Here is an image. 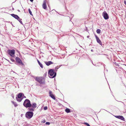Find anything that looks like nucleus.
<instances>
[{
    "label": "nucleus",
    "instance_id": "1",
    "mask_svg": "<svg viewBox=\"0 0 126 126\" xmlns=\"http://www.w3.org/2000/svg\"><path fill=\"white\" fill-rule=\"evenodd\" d=\"M49 77L51 78H53L56 76V73L55 72V70L53 69L49 70L48 72Z\"/></svg>",
    "mask_w": 126,
    "mask_h": 126
},
{
    "label": "nucleus",
    "instance_id": "2",
    "mask_svg": "<svg viewBox=\"0 0 126 126\" xmlns=\"http://www.w3.org/2000/svg\"><path fill=\"white\" fill-rule=\"evenodd\" d=\"M23 105L24 107L27 108L30 107L31 105L30 101L28 99H26L25 100Z\"/></svg>",
    "mask_w": 126,
    "mask_h": 126
},
{
    "label": "nucleus",
    "instance_id": "3",
    "mask_svg": "<svg viewBox=\"0 0 126 126\" xmlns=\"http://www.w3.org/2000/svg\"><path fill=\"white\" fill-rule=\"evenodd\" d=\"M17 97H16L17 100L19 102H20L23 99V98H21L22 96H24V94L22 93H19L17 95Z\"/></svg>",
    "mask_w": 126,
    "mask_h": 126
},
{
    "label": "nucleus",
    "instance_id": "4",
    "mask_svg": "<svg viewBox=\"0 0 126 126\" xmlns=\"http://www.w3.org/2000/svg\"><path fill=\"white\" fill-rule=\"evenodd\" d=\"M33 114L32 111H28L25 114V117L28 119H30L32 117Z\"/></svg>",
    "mask_w": 126,
    "mask_h": 126
},
{
    "label": "nucleus",
    "instance_id": "5",
    "mask_svg": "<svg viewBox=\"0 0 126 126\" xmlns=\"http://www.w3.org/2000/svg\"><path fill=\"white\" fill-rule=\"evenodd\" d=\"M48 0H44L43 1V3L42 5V7L43 9L45 10H46L47 8V3L49 7V3L48 2Z\"/></svg>",
    "mask_w": 126,
    "mask_h": 126
},
{
    "label": "nucleus",
    "instance_id": "6",
    "mask_svg": "<svg viewBox=\"0 0 126 126\" xmlns=\"http://www.w3.org/2000/svg\"><path fill=\"white\" fill-rule=\"evenodd\" d=\"M7 52L12 57H14L15 56V51L14 49H8L7 51Z\"/></svg>",
    "mask_w": 126,
    "mask_h": 126
},
{
    "label": "nucleus",
    "instance_id": "7",
    "mask_svg": "<svg viewBox=\"0 0 126 126\" xmlns=\"http://www.w3.org/2000/svg\"><path fill=\"white\" fill-rule=\"evenodd\" d=\"M16 60L17 63H18L20 65H23L24 64L22 63L21 60L18 57H16Z\"/></svg>",
    "mask_w": 126,
    "mask_h": 126
},
{
    "label": "nucleus",
    "instance_id": "8",
    "mask_svg": "<svg viewBox=\"0 0 126 126\" xmlns=\"http://www.w3.org/2000/svg\"><path fill=\"white\" fill-rule=\"evenodd\" d=\"M102 15L105 19H108L109 18V15L106 11H104Z\"/></svg>",
    "mask_w": 126,
    "mask_h": 126
},
{
    "label": "nucleus",
    "instance_id": "9",
    "mask_svg": "<svg viewBox=\"0 0 126 126\" xmlns=\"http://www.w3.org/2000/svg\"><path fill=\"white\" fill-rule=\"evenodd\" d=\"M45 83V79L44 77H40V84H44Z\"/></svg>",
    "mask_w": 126,
    "mask_h": 126
},
{
    "label": "nucleus",
    "instance_id": "10",
    "mask_svg": "<svg viewBox=\"0 0 126 126\" xmlns=\"http://www.w3.org/2000/svg\"><path fill=\"white\" fill-rule=\"evenodd\" d=\"M49 96L52 99H53L54 100H55L56 98H55L54 96V95L52 93V92L50 91H49Z\"/></svg>",
    "mask_w": 126,
    "mask_h": 126
},
{
    "label": "nucleus",
    "instance_id": "11",
    "mask_svg": "<svg viewBox=\"0 0 126 126\" xmlns=\"http://www.w3.org/2000/svg\"><path fill=\"white\" fill-rule=\"evenodd\" d=\"M95 36L96 38L97 42L100 45H102V43L101 42L99 38L96 35H95Z\"/></svg>",
    "mask_w": 126,
    "mask_h": 126
},
{
    "label": "nucleus",
    "instance_id": "12",
    "mask_svg": "<svg viewBox=\"0 0 126 126\" xmlns=\"http://www.w3.org/2000/svg\"><path fill=\"white\" fill-rule=\"evenodd\" d=\"M115 116L116 118L122 120H124L125 119L122 116Z\"/></svg>",
    "mask_w": 126,
    "mask_h": 126
},
{
    "label": "nucleus",
    "instance_id": "13",
    "mask_svg": "<svg viewBox=\"0 0 126 126\" xmlns=\"http://www.w3.org/2000/svg\"><path fill=\"white\" fill-rule=\"evenodd\" d=\"M45 63L48 66L52 64L53 63L51 61H49L48 62H45Z\"/></svg>",
    "mask_w": 126,
    "mask_h": 126
},
{
    "label": "nucleus",
    "instance_id": "14",
    "mask_svg": "<svg viewBox=\"0 0 126 126\" xmlns=\"http://www.w3.org/2000/svg\"><path fill=\"white\" fill-rule=\"evenodd\" d=\"M31 107H32L34 109H35L37 107L36 104L35 103H33L32 104H31Z\"/></svg>",
    "mask_w": 126,
    "mask_h": 126
},
{
    "label": "nucleus",
    "instance_id": "15",
    "mask_svg": "<svg viewBox=\"0 0 126 126\" xmlns=\"http://www.w3.org/2000/svg\"><path fill=\"white\" fill-rule=\"evenodd\" d=\"M28 108V110L29 111H32L33 112L34 110V109L32 107H30Z\"/></svg>",
    "mask_w": 126,
    "mask_h": 126
},
{
    "label": "nucleus",
    "instance_id": "16",
    "mask_svg": "<svg viewBox=\"0 0 126 126\" xmlns=\"http://www.w3.org/2000/svg\"><path fill=\"white\" fill-rule=\"evenodd\" d=\"M11 16L16 19H17L19 16L16 15L14 14H12L11 15Z\"/></svg>",
    "mask_w": 126,
    "mask_h": 126
},
{
    "label": "nucleus",
    "instance_id": "17",
    "mask_svg": "<svg viewBox=\"0 0 126 126\" xmlns=\"http://www.w3.org/2000/svg\"><path fill=\"white\" fill-rule=\"evenodd\" d=\"M19 22L22 24H23L22 22V19L20 18L19 16L18 17V18L17 19Z\"/></svg>",
    "mask_w": 126,
    "mask_h": 126
},
{
    "label": "nucleus",
    "instance_id": "18",
    "mask_svg": "<svg viewBox=\"0 0 126 126\" xmlns=\"http://www.w3.org/2000/svg\"><path fill=\"white\" fill-rule=\"evenodd\" d=\"M65 111L67 113H69L70 112V110L68 108L66 109L65 110Z\"/></svg>",
    "mask_w": 126,
    "mask_h": 126
},
{
    "label": "nucleus",
    "instance_id": "19",
    "mask_svg": "<svg viewBox=\"0 0 126 126\" xmlns=\"http://www.w3.org/2000/svg\"><path fill=\"white\" fill-rule=\"evenodd\" d=\"M12 103L14 105L15 107H17V105L16 102H14L13 101H12Z\"/></svg>",
    "mask_w": 126,
    "mask_h": 126
},
{
    "label": "nucleus",
    "instance_id": "20",
    "mask_svg": "<svg viewBox=\"0 0 126 126\" xmlns=\"http://www.w3.org/2000/svg\"><path fill=\"white\" fill-rule=\"evenodd\" d=\"M96 32L97 33L100 34L101 33V30L99 29H97L96 31Z\"/></svg>",
    "mask_w": 126,
    "mask_h": 126
},
{
    "label": "nucleus",
    "instance_id": "21",
    "mask_svg": "<svg viewBox=\"0 0 126 126\" xmlns=\"http://www.w3.org/2000/svg\"><path fill=\"white\" fill-rule=\"evenodd\" d=\"M35 80L36 81H37L38 82H39V78L37 77L36 78Z\"/></svg>",
    "mask_w": 126,
    "mask_h": 126
},
{
    "label": "nucleus",
    "instance_id": "22",
    "mask_svg": "<svg viewBox=\"0 0 126 126\" xmlns=\"http://www.w3.org/2000/svg\"><path fill=\"white\" fill-rule=\"evenodd\" d=\"M28 11L30 15L32 16V12L31 11V10L29 8L28 9Z\"/></svg>",
    "mask_w": 126,
    "mask_h": 126
},
{
    "label": "nucleus",
    "instance_id": "23",
    "mask_svg": "<svg viewBox=\"0 0 126 126\" xmlns=\"http://www.w3.org/2000/svg\"><path fill=\"white\" fill-rule=\"evenodd\" d=\"M61 65H60V66H58L57 67H56L55 68V69L56 71L57 70V69H58Z\"/></svg>",
    "mask_w": 126,
    "mask_h": 126
},
{
    "label": "nucleus",
    "instance_id": "24",
    "mask_svg": "<svg viewBox=\"0 0 126 126\" xmlns=\"http://www.w3.org/2000/svg\"><path fill=\"white\" fill-rule=\"evenodd\" d=\"M47 72H46L43 75V76H44L43 77L44 78V77H46V76L47 75Z\"/></svg>",
    "mask_w": 126,
    "mask_h": 126
},
{
    "label": "nucleus",
    "instance_id": "25",
    "mask_svg": "<svg viewBox=\"0 0 126 126\" xmlns=\"http://www.w3.org/2000/svg\"><path fill=\"white\" fill-rule=\"evenodd\" d=\"M84 124L85 125L88 126H90V125H89V124L87 123H85Z\"/></svg>",
    "mask_w": 126,
    "mask_h": 126
},
{
    "label": "nucleus",
    "instance_id": "26",
    "mask_svg": "<svg viewBox=\"0 0 126 126\" xmlns=\"http://www.w3.org/2000/svg\"><path fill=\"white\" fill-rule=\"evenodd\" d=\"M47 109V106L45 107L44 108V110H46Z\"/></svg>",
    "mask_w": 126,
    "mask_h": 126
},
{
    "label": "nucleus",
    "instance_id": "27",
    "mask_svg": "<svg viewBox=\"0 0 126 126\" xmlns=\"http://www.w3.org/2000/svg\"><path fill=\"white\" fill-rule=\"evenodd\" d=\"M40 66L42 68H43V65L40 63Z\"/></svg>",
    "mask_w": 126,
    "mask_h": 126
},
{
    "label": "nucleus",
    "instance_id": "28",
    "mask_svg": "<svg viewBox=\"0 0 126 126\" xmlns=\"http://www.w3.org/2000/svg\"><path fill=\"white\" fill-rule=\"evenodd\" d=\"M46 121L45 120H42L41 121V123H44Z\"/></svg>",
    "mask_w": 126,
    "mask_h": 126
},
{
    "label": "nucleus",
    "instance_id": "29",
    "mask_svg": "<svg viewBox=\"0 0 126 126\" xmlns=\"http://www.w3.org/2000/svg\"><path fill=\"white\" fill-rule=\"evenodd\" d=\"M10 60L12 62H15V60L14 59H13L11 58V59H10Z\"/></svg>",
    "mask_w": 126,
    "mask_h": 126
},
{
    "label": "nucleus",
    "instance_id": "30",
    "mask_svg": "<svg viewBox=\"0 0 126 126\" xmlns=\"http://www.w3.org/2000/svg\"><path fill=\"white\" fill-rule=\"evenodd\" d=\"M46 124L47 125H49L50 124V123L48 122H46Z\"/></svg>",
    "mask_w": 126,
    "mask_h": 126
},
{
    "label": "nucleus",
    "instance_id": "31",
    "mask_svg": "<svg viewBox=\"0 0 126 126\" xmlns=\"http://www.w3.org/2000/svg\"><path fill=\"white\" fill-rule=\"evenodd\" d=\"M12 96L13 98H14V95L13 94H12Z\"/></svg>",
    "mask_w": 126,
    "mask_h": 126
},
{
    "label": "nucleus",
    "instance_id": "32",
    "mask_svg": "<svg viewBox=\"0 0 126 126\" xmlns=\"http://www.w3.org/2000/svg\"><path fill=\"white\" fill-rule=\"evenodd\" d=\"M37 62L38 64H39V61L38 59H37Z\"/></svg>",
    "mask_w": 126,
    "mask_h": 126
},
{
    "label": "nucleus",
    "instance_id": "33",
    "mask_svg": "<svg viewBox=\"0 0 126 126\" xmlns=\"http://www.w3.org/2000/svg\"><path fill=\"white\" fill-rule=\"evenodd\" d=\"M124 3L126 5V2L125 1H124Z\"/></svg>",
    "mask_w": 126,
    "mask_h": 126
},
{
    "label": "nucleus",
    "instance_id": "34",
    "mask_svg": "<svg viewBox=\"0 0 126 126\" xmlns=\"http://www.w3.org/2000/svg\"><path fill=\"white\" fill-rule=\"evenodd\" d=\"M33 0H30V1L31 2H33Z\"/></svg>",
    "mask_w": 126,
    "mask_h": 126
},
{
    "label": "nucleus",
    "instance_id": "35",
    "mask_svg": "<svg viewBox=\"0 0 126 126\" xmlns=\"http://www.w3.org/2000/svg\"><path fill=\"white\" fill-rule=\"evenodd\" d=\"M23 98H26V97L24 95V96H23Z\"/></svg>",
    "mask_w": 126,
    "mask_h": 126
},
{
    "label": "nucleus",
    "instance_id": "36",
    "mask_svg": "<svg viewBox=\"0 0 126 126\" xmlns=\"http://www.w3.org/2000/svg\"><path fill=\"white\" fill-rule=\"evenodd\" d=\"M23 115V114H21V117H22Z\"/></svg>",
    "mask_w": 126,
    "mask_h": 126
},
{
    "label": "nucleus",
    "instance_id": "37",
    "mask_svg": "<svg viewBox=\"0 0 126 126\" xmlns=\"http://www.w3.org/2000/svg\"><path fill=\"white\" fill-rule=\"evenodd\" d=\"M91 51H92V52H93V49H91Z\"/></svg>",
    "mask_w": 126,
    "mask_h": 126
},
{
    "label": "nucleus",
    "instance_id": "38",
    "mask_svg": "<svg viewBox=\"0 0 126 126\" xmlns=\"http://www.w3.org/2000/svg\"><path fill=\"white\" fill-rule=\"evenodd\" d=\"M17 11H18L19 12H20V11L19 10H17Z\"/></svg>",
    "mask_w": 126,
    "mask_h": 126
},
{
    "label": "nucleus",
    "instance_id": "39",
    "mask_svg": "<svg viewBox=\"0 0 126 126\" xmlns=\"http://www.w3.org/2000/svg\"><path fill=\"white\" fill-rule=\"evenodd\" d=\"M12 10H14V9L13 8H12Z\"/></svg>",
    "mask_w": 126,
    "mask_h": 126
},
{
    "label": "nucleus",
    "instance_id": "40",
    "mask_svg": "<svg viewBox=\"0 0 126 126\" xmlns=\"http://www.w3.org/2000/svg\"><path fill=\"white\" fill-rule=\"evenodd\" d=\"M8 62H9L10 63H10V61H9V60H8Z\"/></svg>",
    "mask_w": 126,
    "mask_h": 126
},
{
    "label": "nucleus",
    "instance_id": "41",
    "mask_svg": "<svg viewBox=\"0 0 126 126\" xmlns=\"http://www.w3.org/2000/svg\"><path fill=\"white\" fill-rule=\"evenodd\" d=\"M89 37V36H87V38H88Z\"/></svg>",
    "mask_w": 126,
    "mask_h": 126
},
{
    "label": "nucleus",
    "instance_id": "42",
    "mask_svg": "<svg viewBox=\"0 0 126 126\" xmlns=\"http://www.w3.org/2000/svg\"><path fill=\"white\" fill-rule=\"evenodd\" d=\"M36 0L37 1H38V0Z\"/></svg>",
    "mask_w": 126,
    "mask_h": 126
},
{
    "label": "nucleus",
    "instance_id": "43",
    "mask_svg": "<svg viewBox=\"0 0 126 126\" xmlns=\"http://www.w3.org/2000/svg\"><path fill=\"white\" fill-rule=\"evenodd\" d=\"M6 60L7 61H8L9 60H7V59H6Z\"/></svg>",
    "mask_w": 126,
    "mask_h": 126
},
{
    "label": "nucleus",
    "instance_id": "44",
    "mask_svg": "<svg viewBox=\"0 0 126 126\" xmlns=\"http://www.w3.org/2000/svg\"><path fill=\"white\" fill-rule=\"evenodd\" d=\"M15 64H16V62H15Z\"/></svg>",
    "mask_w": 126,
    "mask_h": 126
},
{
    "label": "nucleus",
    "instance_id": "45",
    "mask_svg": "<svg viewBox=\"0 0 126 126\" xmlns=\"http://www.w3.org/2000/svg\"><path fill=\"white\" fill-rule=\"evenodd\" d=\"M91 62H92V60H91Z\"/></svg>",
    "mask_w": 126,
    "mask_h": 126
},
{
    "label": "nucleus",
    "instance_id": "46",
    "mask_svg": "<svg viewBox=\"0 0 126 126\" xmlns=\"http://www.w3.org/2000/svg\"><path fill=\"white\" fill-rule=\"evenodd\" d=\"M42 56L43 57H44V56H43V55H42Z\"/></svg>",
    "mask_w": 126,
    "mask_h": 126
},
{
    "label": "nucleus",
    "instance_id": "47",
    "mask_svg": "<svg viewBox=\"0 0 126 126\" xmlns=\"http://www.w3.org/2000/svg\"><path fill=\"white\" fill-rule=\"evenodd\" d=\"M39 116L38 117V118H39Z\"/></svg>",
    "mask_w": 126,
    "mask_h": 126
}]
</instances>
